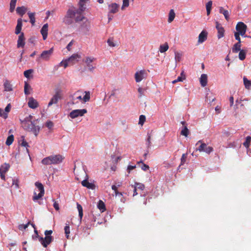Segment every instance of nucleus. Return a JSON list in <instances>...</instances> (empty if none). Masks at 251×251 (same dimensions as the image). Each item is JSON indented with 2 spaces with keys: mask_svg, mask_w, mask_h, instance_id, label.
Segmentation results:
<instances>
[{
  "mask_svg": "<svg viewBox=\"0 0 251 251\" xmlns=\"http://www.w3.org/2000/svg\"><path fill=\"white\" fill-rule=\"evenodd\" d=\"M85 9V7L83 6H79L77 9H69L64 18L63 22L66 24L70 25L73 23L74 19L76 22L82 21L85 17L82 15V13Z\"/></svg>",
  "mask_w": 251,
  "mask_h": 251,
  "instance_id": "f257e3e1",
  "label": "nucleus"
},
{
  "mask_svg": "<svg viewBox=\"0 0 251 251\" xmlns=\"http://www.w3.org/2000/svg\"><path fill=\"white\" fill-rule=\"evenodd\" d=\"M32 118L33 117L31 115L25 118L23 125L26 130L32 132L36 136L40 131V127L36 126L34 121H32Z\"/></svg>",
  "mask_w": 251,
  "mask_h": 251,
  "instance_id": "f03ea898",
  "label": "nucleus"
},
{
  "mask_svg": "<svg viewBox=\"0 0 251 251\" xmlns=\"http://www.w3.org/2000/svg\"><path fill=\"white\" fill-rule=\"evenodd\" d=\"M64 157L60 154L52 155L44 158L42 160V163L45 165L57 164L61 163Z\"/></svg>",
  "mask_w": 251,
  "mask_h": 251,
  "instance_id": "7ed1b4c3",
  "label": "nucleus"
},
{
  "mask_svg": "<svg viewBox=\"0 0 251 251\" xmlns=\"http://www.w3.org/2000/svg\"><path fill=\"white\" fill-rule=\"evenodd\" d=\"M236 41H239L240 43L241 42L240 35L245 37V35L247 30V26L244 23L239 22L236 24Z\"/></svg>",
  "mask_w": 251,
  "mask_h": 251,
  "instance_id": "20e7f679",
  "label": "nucleus"
},
{
  "mask_svg": "<svg viewBox=\"0 0 251 251\" xmlns=\"http://www.w3.org/2000/svg\"><path fill=\"white\" fill-rule=\"evenodd\" d=\"M62 97V90L59 88L56 89L55 90V94L49 101L48 106L50 107L53 104L57 103L58 100H61Z\"/></svg>",
  "mask_w": 251,
  "mask_h": 251,
  "instance_id": "39448f33",
  "label": "nucleus"
},
{
  "mask_svg": "<svg viewBox=\"0 0 251 251\" xmlns=\"http://www.w3.org/2000/svg\"><path fill=\"white\" fill-rule=\"evenodd\" d=\"M35 185L38 190L40 192L38 194H37L36 192L35 191L34 192V196L33 197V200L36 201L42 198L44 194V188L43 184L39 182H36Z\"/></svg>",
  "mask_w": 251,
  "mask_h": 251,
  "instance_id": "423d86ee",
  "label": "nucleus"
},
{
  "mask_svg": "<svg viewBox=\"0 0 251 251\" xmlns=\"http://www.w3.org/2000/svg\"><path fill=\"white\" fill-rule=\"evenodd\" d=\"M200 143H201V144L198 148L196 149V151H198L200 152H205L207 154H210L213 151V149L212 147L207 146L205 143H202L201 140L198 141V142L196 143V145H197Z\"/></svg>",
  "mask_w": 251,
  "mask_h": 251,
  "instance_id": "0eeeda50",
  "label": "nucleus"
},
{
  "mask_svg": "<svg viewBox=\"0 0 251 251\" xmlns=\"http://www.w3.org/2000/svg\"><path fill=\"white\" fill-rule=\"evenodd\" d=\"M148 73L147 71L145 70H138L134 75L135 81L137 83L140 82L144 79H146Z\"/></svg>",
  "mask_w": 251,
  "mask_h": 251,
  "instance_id": "6e6552de",
  "label": "nucleus"
},
{
  "mask_svg": "<svg viewBox=\"0 0 251 251\" xmlns=\"http://www.w3.org/2000/svg\"><path fill=\"white\" fill-rule=\"evenodd\" d=\"M87 112L86 109H75L72 110L69 114V117L72 119H75L78 117H82Z\"/></svg>",
  "mask_w": 251,
  "mask_h": 251,
  "instance_id": "1a4fd4ad",
  "label": "nucleus"
},
{
  "mask_svg": "<svg viewBox=\"0 0 251 251\" xmlns=\"http://www.w3.org/2000/svg\"><path fill=\"white\" fill-rule=\"evenodd\" d=\"M53 51V48H51L48 50H44L41 53L38 59H41L44 61H49L52 55Z\"/></svg>",
  "mask_w": 251,
  "mask_h": 251,
  "instance_id": "9d476101",
  "label": "nucleus"
},
{
  "mask_svg": "<svg viewBox=\"0 0 251 251\" xmlns=\"http://www.w3.org/2000/svg\"><path fill=\"white\" fill-rule=\"evenodd\" d=\"M53 238L51 236H45V238L39 237V241L42 246L46 248L52 241Z\"/></svg>",
  "mask_w": 251,
  "mask_h": 251,
  "instance_id": "9b49d317",
  "label": "nucleus"
},
{
  "mask_svg": "<svg viewBox=\"0 0 251 251\" xmlns=\"http://www.w3.org/2000/svg\"><path fill=\"white\" fill-rule=\"evenodd\" d=\"M95 58L94 57H87L86 58V60H85V63L87 65V67L89 70V71H90V72H93L94 70H95V69L96 68V66H94L93 64H92V62L95 60Z\"/></svg>",
  "mask_w": 251,
  "mask_h": 251,
  "instance_id": "f8f14e48",
  "label": "nucleus"
},
{
  "mask_svg": "<svg viewBox=\"0 0 251 251\" xmlns=\"http://www.w3.org/2000/svg\"><path fill=\"white\" fill-rule=\"evenodd\" d=\"M207 35L208 32L206 30H203L199 35L198 44H202L206 41L207 38Z\"/></svg>",
  "mask_w": 251,
  "mask_h": 251,
  "instance_id": "ddd939ff",
  "label": "nucleus"
},
{
  "mask_svg": "<svg viewBox=\"0 0 251 251\" xmlns=\"http://www.w3.org/2000/svg\"><path fill=\"white\" fill-rule=\"evenodd\" d=\"M216 28L218 31V38L220 39L224 36L225 30L224 27L218 22H216Z\"/></svg>",
  "mask_w": 251,
  "mask_h": 251,
  "instance_id": "4468645a",
  "label": "nucleus"
},
{
  "mask_svg": "<svg viewBox=\"0 0 251 251\" xmlns=\"http://www.w3.org/2000/svg\"><path fill=\"white\" fill-rule=\"evenodd\" d=\"M80 58V56L78 54H74L67 59L69 64L74 65L79 61Z\"/></svg>",
  "mask_w": 251,
  "mask_h": 251,
  "instance_id": "2eb2a0df",
  "label": "nucleus"
},
{
  "mask_svg": "<svg viewBox=\"0 0 251 251\" xmlns=\"http://www.w3.org/2000/svg\"><path fill=\"white\" fill-rule=\"evenodd\" d=\"M81 184L83 186L86 187L89 189L94 190L95 189L96 186L94 182H89L87 178L82 181Z\"/></svg>",
  "mask_w": 251,
  "mask_h": 251,
  "instance_id": "dca6fc26",
  "label": "nucleus"
},
{
  "mask_svg": "<svg viewBox=\"0 0 251 251\" xmlns=\"http://www.w3.org/2000/svg\"><path fill=\"white\" fill-rule=\"evenodd\" d=\"M25 38L24 37V34L23 32H22L18 37V39L17 41V47H24L25 45Z\"/></svg>",
  "mask_w": 251,
  "mask_h": 251,
  "instance_id": "f3484780",
  "label": "nucleus"
},
{
  "mask_svg": "<svg viewBox=\"0 0 251 251\" xmlns=\"http://www.w3.org/2000/svg\"><path fill=\"white\" fill-rule=\"evenodd\" d=\"M119 5L116 3H113L108 5V9L109 13H116L118 12Z\"/></svg>",
  "mask_w": 251,
  "mask_h": 251,
  "instance_id": "a211bd4d",
  "label": "nucleus"
},
{
  "mask_svg": "<svg viewBox=\"0 0 251 251\" xmlns=\"http://www.w3.org/2000/svg\"><path fill=\"white\" fill-rule=\"evenodd\" d=\"M28 106L32 109H35L38 106L37 101L33 98H30L28 102Z\"/></svg>",
  "mask_w": 251,
  "mask_h": 251,
  "instance_id": "6ab92c4d",
  "label": "nucleus"
},
{
  "mask_svg": "<svg viewBox=\"0 0 251 251\" xmlns=\"http://www.w3.org/2000/svg\"><path fill=\"white\" fill-rule=\"evenodd\" d=\"M41 33L42 35L43 40H46L48 36V24H46L43 25L41 29Z\"/></svg>",
  "mask_w": 251,
  "mask_h": 251,
  "instance_id": "aec40b11",
  "label": "nucleus"
},
{
  "mask_svg": "<svg viewBox=\"0 0 251 251\" xmlns=\"http://www.w3.org/2000/svg\"><path fill=\"white\" fill-rule=\"evenodd\" d=\"M22 22H23V20L21 18H19L18 19L17 24V25L16 27L15 32L16 34H19L20 33V34L21 33V31L22 27L23 26Z\"/></svg>",
  "mask_w": 251,
  "mask_h": 251,
  "instance_id": "412c9836",
  "label": "nucleus"
},
{
  "mask_svg": "<svg viewBox=\"0 0 251 251\" xmlns=\"http://www.w3.org/2000/svg\"><path fill=\"white\" fill-rule=\"evenodd\" d=\"M201 85L202 87H205L207 84V75L205 74H202L200 78Z\"/></svg>",
  "mask_w": 251,
  "mask_h": 251,
  "instance_id": "4be33fe9",
  "label": "nucleus"
},
{
  "mask_svg": "<svg viewBox=\"0 0 251 251\" xmlns=\"http://www.w3.org/2000/svg\"><path fill=\"white\" fill-rule=\"evenodd\" d=\"M219 12L224 15L227 21L229 20V12L228 10H225L223 7H220Z\"/></svg>",
  "mask_w": 251,
  "mask_h": 251,
  "instance_id": "5701e85b",
  "label": "nucleus"
},
{
  "mask_svg": "<svg viewBox=\"0 0 251 251\" xmlns=\"http://www.w3.org/2000/svg\"><path fill=\"white\" fill-rule=\"evenodd\" d=\"M10 165L8 163H5L1 165L0 167V173H6L10 168Z\"/></svg>",
  "mask_w": 251,
  "mask_h": 251,
  "instance_id": "b1692460",
  "label": "nucleus"
},
{
  "mask_svg": "<svg viewBox=\"0 0 251 251\" xmlns=\"http://www.w3.org/2000/svg\"><path fill=\"white\" fill-rule=\"evenodd\" d=\"M169 49V45L167 43L161 45L159 48V51L161 53H164L168 50Z\"/></svg>",
  "mask_w": 251,
  "mask_h": 251,
  "instance_id": "393cba45",
  "label": "nucleus"
},
{
  "mask_svg": "<svg viewBox=\"0 0 251 251\" xmlns=\"http://www.w3.org/2000/svg\"><path fill=\"white\" fill-rule=\"evenodd\" d=\"M244 84L246 89L250 90L251 88V81L248 80L245 76L243 78Z\"/></svg>",
  "mask_w": 251,
  "mask_h": 251,
  "instance_id": "a878e982",
  "label": "nucleus"
},
{
  "mask_svg": "<svg viewBox=\"0 0 251 251\" xmlns=\"http://www.w3.org/2000/svg\"><path fill=\"white\" fill-rule=\"evenodd\" d=\"M26 9L24 6L18 7L16 9L17 13L20 16H23L25 13Z\"/></svg>",
  "mask_w": 251,
  "mask_h": 251,
  "instance_id": "bb28decb",
  "label": "nucleus"
},
{
  "mask_svg": "<svg viewBox=\"0 0 251 251\" xmlns=\"http://www.w3.org/2000/svg\"><path fill=\"white\" fill-rule=\"evenodd\" d=\"M175 16L176 14L174 12V10L173 9H171L169 13V17L168 20V23H171L174 20Z\"/></svg>",
  "mask_w": 251,
  "mask_h": 251,
  "instance_id": "cd10ccee",
  "label": "nucleus"
},
{
  "mask_svg": "<svg viewBox=\"0 0 251 251\" xmlns=\"http://www.w3.org/2000/svg\"><path fill=\"white\" fill-rule=\"evenodd\" d=\"M97 207L101 212H103L105 210L104 203L101 200H100L99 201Z\"/></svg>",
  "mask_w": 251,
  "mask_h": 251,
  "instance_id": "c85d7f7f",
  "label": "nucleus"
},
{
  "mask_svg": "<svg viewBox=\"0 0 251 251\" xmlns=\"http://www.w3.org/2000/svg\"><path fill=\"white\" fill-rule=\"evenodd\" d=\"M27 14L30 19V22L32 25H34L35 23V13L29 12Z\"/></svg>",
  "mask_w": 251,
  "mask_h": 251,
  "instance_id": "c756f323",
  "label": "nucleus"
},
{
  "mask_svg": "<svg viewBox=\"0 0 251 251\" xmlns=\"http://www.w3.org/2000/svg\"><path fill=\"white\" fill-rule=\"evenodd\" d=\"M77 208L78 211V215L80 218V220L81 221L83 217V209L81 205L78 203H77Z\"/></svg>",
  "mask_w": 251,
  "mask_h": 251,
  "instance_id": "7c9ffc66",
  "label": "nucleus"
},
{
  "mask_svg": "<svg viewBox=\"0 0 251 251\" xmlns=\"http://www.w3.org/2000/svg\"><path fill=\"white\" fill-rule=\"evenodd\" d=\"M31 86L27 83V82H25L24 86V92L26 95L29 94V90H31Z\"/></svg>",
  "mask_w": 251,
  "mask_h": 251,
  "instance_id": "2f4dec72",
  "label": "nucleus"
},
{
  "mask_svg": "<svg viewBox=\"0 0 251 251\" xmlns=\"http://www.w3.org/2000/svg\"><path fill=\"white\" fill-rule=\"evenodd\" d=\"M246 53H247V52L245 50H240L239 55H238L239 58L241 60H244L246 58Z\"/></svg>",
  "mask_w": 251,
  "mask_h": 251,
  "instance_id": "473e14b6",
  "label": "nucleus"
},
{
  "mask_svg": "<svg viewBox=\"0 0 251 251\" xmlns=\"http://www.w3.org/2000/svg\"><path fill=\"white\" fill-rule=\"evenodd\" d=\"M17 0H11L10 2L9 10L11 12H13L15 8Z\"/></svg>",
  "mask_w": 251,
  "mask_h": 251,
  "instance_id": "72a5a7b5",
  "label": "nucleus"
},
{
  "mask_svg": "<svg viewBox=\"0 0 251 251\" xmlns=\"http://www.w3.org/2000/svg\"><path fill=\"white\" fill-rule=\"evenodd\" d=\"M85 95L82 98L83 102H87L89 101L90 99V92L89 91H85Z\"/></svg>",
  "mask_w": 251,
  "mask_h": 251,
  "instance_id": "f704fd0d",
  "label": "nucleus"
},
{
  "mask_svg": "<svg viewBox=\"0 0 251 251\" xmlns=\"http://www.w3.org/2000/svg\"><path fill=\"white\" fill-rule=\"evenodd\" d=\"M14 141V136L13 135H9L6 141L5 144L7 146L11 145Z\"/></svg>",
  "mask_w": 251,
  "mask_h": 251,
  "instance_id": "c9c22d12",
  "label": "nucleus"
},
{
  "mask_svg": "<svg viewBox=\"0 0 251 251\" xmlns=\"http://www.w3.org/2000/svg\"><path fill=\"white\" fill-rule=\"evenodd\" d=\"M120 93V91L118 89H114L111 92L109 96V98H111L112 97L115 98L117 97V95Z\"/></svg>",
  "mask_w": 251,
  "mask_h": 251,
  "instance_id": "e433bc0d",
  "label": "nucleus"
},
{
  "mask_svg": "<svg viewBox=\"0 0 251 251\" xmlns=\"http://www.w3.org/2000/svg\"><path fill=\"white\" fill-rule=\"evenodd\" d=\"M132 187H135L137 189H139L141 190H143L145 188V186L143 184L141 183L135 182V185H131Z\"/></svg>",
  "mask_w": 251,
  "mask_h": 251,
  "instance_id": "4c0bfd02",
  "label": "nucleus"
},
{
  "mask_svg": "<svg viewBox=\"0 0 251 251\" xmlns=\"http://www.w3.org/2000/svg\"><path fill=\"white\" fill-rule=\"evenodd\" d=\"M187 155H188V153H183L182 155V156L181 157V162H180V166H179L178 168H180V166L181 165H183L185 163H186V158H187Z\"/></svg>",
  "mask_w": 251,
  "mask_h": 251,
  "instance_id": "58836bf2",
  "label": "nucleus"
},
{
  "mask_svg": "<svg viewBox=\"0 0 251 251\" xmlns=\"http://www.w3.org/2000/svg\"><path fill=\"white\" fill-rule=\"evenodd\" d=\"M251 141V137L248 136L246 137L245 141L243 143V145L246 148H248Z\"/></svg>",
  "mask_w": 251,
  "mask_h": 251,
  "instance_id": "ea45409f",
  "label": "nucleus"
},
{
  "mask_svg": "<svg viewBox=\"0 0 251 251\" xmlns=\"http://www.w3.org/2000/svg\"><path fill=\"white\" fill-rule=\"evenodd\" d=\"M151 134H148V138L146 140V145L147 149H149L151 147Z\"/></svg>",
  "mask_w": 251,
  "mask_h": 251,
  "instance_id": "a19ab883",
  "label": "nucleus"
},
{
  "mask_svg": "<svg viewBox=\"0 0 251 251\" xmlns=\"http://www.w3.org/2000/svg\"><path fill=\"white\" fill-rule=\"evenodd\" d=\"M175 59L176 63L180 62L181 59L182 54L180 52H176L175 53Z\"/></svg>",
  "mask_w": 251,
  "mask_h": 251,
  "instance_id": "79ce46f5",
  "label": "nucleus"
},
{
  "mask_svg": "<svg viewBox=\"0 0 251 251\" xmlns=\"http://www.w3.org/2000/svg\"><path fill=\"white\" fill-rule=\"evenodd\" d=\"M189 134V130L186 126H185L183 127V128L182 129L181 131V134L187 137Z\"/></svg>",
  "mask_w": 251,
  "mask_h": 251,
  "instance_id": "37998d69",
  "label": "nucleus"
},
{
  "mask_svg": "<svg viewBox=\"0 0 251 251\" xmlns=\"http://www.w3.org/2000/svg\"><path fill=\"white\" fill-rule=\"evenodd\" d=\"M5 90L7 91H10L12 90V86L8 81H6L4 83Z\"/></svg>",
  "mask_w": 251,
  "mask_h": 251,
  "instance_id": "c03bdc74",
  "label": "nucleus"
},
{
  "mask_svg": "<svg viewBox=\"0 0 251 251\" xmlns=\"http://www.w3.org/2000/svg\"><path fill=\"white\" fill-rule=\"evenodd\" d=\"M65 233L67 238H69V234L70 233V226L69 225H66L64 227Z\"/></svg>",
  "mask_w": 251,
  "mask_h": 251,
  "instance_id": "a18cd8bd",
  "label": "nucleus"
},
{
  "mask_svg": "<svg viewBox=\"0 0 251 251\" xmlns=\"http://www.w3.org/2000/svg\"><path fill=\"white\" fill-rule=\"evenodd\" d=\"M146 120V117L143 115H141L139 117V125H143Z\"/></svg>",
  "mask_w": 251,
  "mask_h": 251,
  "instance_id": "49530a36",
  "label": "nucleus"
},
{
  "mask_svg": "<svg viewBox=\"0 0 251 251\" xmlns=\"http://www.w3.org/2000/svg\"><path fill=\"white\" fill-rule=\"evenodd\" d=\"M67 59L63 60L61 62H60L59 65L60 66H64L65 68H66L69 65Z\"/></svg>",
  "mask_w": 251,
  "mask_h": 251,
  "instance_id": "de8ad7c7",
  "label": "nucleus"
},
{
  "mask_svg": "<svg viewBox=\"0 0 251 251\" xmlns=\"http://www.w3.org/2000/svg\"><path fill=\"white\" fill-rule=\"evenodd\" d=\"M33 72V70L29 69L26 71H25L24 73V75L26 78H29L30 75Z\"/></svg>",
  "mask_w": 251,
  "mask_h": 251,
  "instance_id": "09e8293b",
  "label": "nucleus"
},
{
  "mask_svg": "<svg viewBox=\"0 0 251 251\" xmlns=\"http://www.w3.org/2000/svg\"><path fill=\"white\" fill-rule=\"evenodd\" d=\"M108 45L112 47H114L116 46V44L114 43L113 38H109L107 41Z\"/></svg>",
  "mask_w": 251,
  "mask_h": 251,
  "instance_id": "8fccbe9b",
  "label": "nucleus"
},
{
  "mask_svg": "<svg viewBox=\"0 0 251 251\" xmlns=\"http://www.w3.org/2000/svg\"><path fill=\"white\" fill-rule=\"evenodd\" d=\"M77 100H83V98H82V97L81 96H79L75 98H73L72 99V103L73 104L76 103L77 102V101H76Z\"/></svg>",
  "mask_w": 251,
  "mask_h": 251,
  "instance_id": "3c124183",
  "label": "nucleus"
},
{
  "mask_svg": "<svg viewBox=\"0 0 251 251\" xmlns=\"http://www.w3.org/2000/svg\"><path fill=\"white\" fill-rule=\"evenodd\" d=\"M128 6H129V0H123L122 9H124L125 7H128Z\"/></svg>",
  "mask_w": 251,
  "mask_h": 251,
  "instance_id": "603ef678",
  "label": "nucleus"
},
{
  "mask_svg": "<svg viewBox=\"0 0 251 251\" xmlns=\"http://www.w3.org/2000/svg\"><path fill=\"white\" fill-rule=\"evenodd\" d=\"M0 116L2 117L4 119H6L7 117V114L4 113L3 109L0 108Z\"/></svg>",
  "mask_w": 251,
  "mask_h": 251,
  "instance_id": "864d4df0",
  "label": "nucleus"
},
{
  "mask_svg": "<svg viewBox=\"0 0 251 251\" xmlns=\"http://www.w3.org/2000/svg\"><path fill=\"white\" fill-rule=\"evenodd\" d=\"M52 201H53V207L55 208V209L57 211L59 210V206L58 202H57L54 199L52 200Z\"/></svg>",
  "mask_w": 251,
  "mask_h": 251,
  "instance_id": "5fc2aeb1",
  "label": "nucleus"
},
{
  "mask_svg": "<svg viewBox=\"0 0 251 251\" xmlns=\"http://www.w3.org/2000/svg\"><path fill=\"white\" fill-rule=\"evenodd\" d=\"M46 126L48 128L51 129L53 126V124L51 121H48L46 124Z\"/></svg>",
  "mask_w": 251,
  "mask_h": 251,
  "instance_id": "6e6d98bb",
  "label": "nucleus"
},
{
  "mask_svg": "<svg viewBox=\"0 0 251 251\" xmlns=\"http://www.w3.org/2000/svg\"><path fill=\"white\" fill-rule=\"evenodd\" d=\"M209 94L207 93L206 96V99L207 100H209L210 102H213V101H214L215 98L214 97V98H211L210 97V96H209Z\"/></svg>",
  "mask_w": 251,
  "mask_h": 251,
  "instance_id": "4d7b16f0",
  "label": "nucleus"
},
{
  "mask_svg": "<svg viewBox=\"0 0 251 251\" xmlns=\"http://www.w3.org/2000/svg\"><path fill=\"white\" fill-rule=\"evenodd\" d=\"M212 5V1L211 0H209L208 1L206 4V9H211Z\"/></svg>",
  "mask_w": 251,
  "mask_h": 251,
  "instance_id": "13d9d810",
  "label": "nucleus"
},
{
  "mask_svg": "<svg viewBox=\"0 0 251 251\" xmlns=\"http://www.w3.org/2000/svg\"><path fill=\"white\" fill-rule=\"evenodd\" d=\"M22 138H24V137H22ZM21 145L22 146H23V147H25L26 148L28 147V143L26 142V141L24 139H22V143H21Z\"/></svg>",
  "mask_w": 251,
  "mask_h": 251,
  "instance_id": "bf43d9fd",
  "label": "nucleus"
},
{
  "mask_svg": "<svg viewBox=\"0 0 251 251\" xmlns=\"http://www.w3.org/2000/svg\"><path fill=\"white\" fill-rule=\"evenodd\" d=\"M138 91L139 93L140 94V96H139L140 97H142L143 95H144L145 90L144 89H143L141 87H139L138 89Z\"/></svg>",
  "mask_w": 251,
  "mask_h": 251,
  "instance_id": "052dcab7",
  "label": "nucleus"
},
{
  "mask_svg": "<svg viewBox=\"0 0 251 251\" xmlns=\"http://www.w3.org/2000/svg\"><path fill=\"white\" fill-rule=\"evenodd\" d=\"M74 44V40H72L67 46L66 48L68 51H70L71 50V47L73 46Z\"/></svg>",
  "mask_w": 251,
  "mask_h": 251,
  "instance_id": "680f3d73",
  "label": "nucleus"
},
{
  "mask_svg": "<svg viewBox=\"0 0 251 251\" xmlns=\"http://www.w3.org/2000/svg\"><path fill=\"white\" fill-rule=\"evenodd\" d=\"M34 232L35 233V235L32 236L33 239L35 240L36 238L39 239V237H40L38 235V231L36 230V227H34Z\"/></svg>",
  "mask_w": 251,
  "mask_h": 251,
  "instance_id": "e2e57ef3",
  "label": "nucleus"
},
{
  "mask_svg": "<svg viewBox=\"0 0 251 251\" xmlns=\"http://www.w3.org/2000/svg\"><path fill=\"white\" fill-rule=\"evenodd\" d=\"M29 223L25 225H21L19 226V229L21 230L25 229L28 226Z\"/></svg>",
  "mask_w": 251,
  "mask_h": 251,
  "instance_id": "0e129e2a",
  "label": "nucleus"
},
{
  "mask_svg": "<svg viewBox=\"0 0 251 251\" xmlns=\"http://www.w3.org/2000/svg\"><path fill=\"white\" fill-rule=\"evenodd\" d=\"M141 169L144 171H147L149 169V166L144 163H143Z\"/></svg>",
  "mask_w": 251,
  "mask_h": 251,
  "instance_id": "69168bd1",
  "label": "nucleus"
},
{
  "mask_svg": "<svg viewBox=\"0 0 251 251\" xmlns=\"http://www.w3.org/2000/svg\"><path fill=\"white\" fill-rule=\"evenodd\" d=\"M240 43H241V42L239 43V41H238V43H236V52L241 50V44H240Z\"/></svg>",
  "mask_w": 251,
  "mask_h": 251,
  "instance_id": "338daca9",
  "label": "nucleus"
},
{
  "mask_svg": "<svg viewBox=\"0 0 251 251\" xmlns=\"http://www.w3.org/2000/svg\"><path fill=\"white\" fill-rule=\"evenodd\" d=\"M135 168H136V165H128L127 169L128 171V173H129L130 171L133 170Z\"/></svg>",
  "mask_w": 251,
  "mask_h": 251,
  "instance_id": "774afa93",
  "label": "nucleus"
}]
</instances>
